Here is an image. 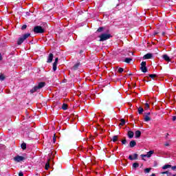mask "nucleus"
<instances>
[{
  "instance_id": "f257e3e1",
  "label": "nucleus",
  "mask_w": 176,
  "mask_h": 176,
  "mask_svg": "<svg viewBox=\"0 0 176 176\" xmlns=\"http://www.w3.org/2000/svg\"><path fill=\"white\" fill-rule=\"evenodd\" d=\"M29 36H31L30 33L23 34V36L22 37H20L18 38V40L16 41V44L21 45L24 42V41H25V39H27V38H28Z\"/></svg>"
},
{
  "instance_id": "f03ea898",
  "label": "nucleus",
  "mask_w": 176,
  "mask_h": 176,
  "mask_svg": "<svg viewBox=\"0 0 176 176\" xmlns=\"http://www.w3.org/2000/svg\"><path fill=\"white\" fill-rule=\"evenodd\" d=\"M33 32H34V34H43L45 32V29L41 25H36L34 26Z\"/></svg>"
},
{
  "instance_id": "7ed1b4c3",
  "label": "nucleus",
  "mask_w": 176,
  "mask_h": 176,
  "mask_svg": "<svg viewBox=\"0 0 176 176\" xmlns=\"http://www.w3.org/2000/svg\"><path fill=\"white\" fill-rule=\"evenodd\" d=\"M100 41L104 42V41H107L111 38H112V36L111 34H102L100 36Z\"/></svg>"
},
{
  "instance_id": "20e7f679",
  "label": "nucleus",
  "mask_w": 176,
  "mask_h": 176,
  "mask_svg": "<svg viewBox=\"0 0 176 176\" xmlns=\"http://www.w3.org/2000/svg\"><path fill=\"white\" fill-rule=\"evenodd\" d=\"M140 69L143 74H146L148 72V68H146V62L142 61L140 64Z\"/></svg>"
},
{
  "instance_id": "39448f33",
  "label": "nucleus",
  "mask_w": 176,
  "mask_h": 176,
  "mask_svg": "<svg viewBox=\"0 0 176 176\" xmlns=\"http://www.w3.org/2000/svg\"><path fill=\"white\" fill-rule=\"evenodd\" d=\"M14 162H16V163H20V162H23V160H25V157L20 155H16L14 157Z\"/></svg>"
},
{
  "instance_id": "423d86ee",
  "label": "nucleus",
  "mask_w": 176,
  "mask_h": 176,
  "mask_svg": "<svg viewBox=\"0 0 176 176\" xmlns=\"http://www.w3.org/2000/svg\"><path fill=\"white\" fill-rule=\"evenodd\" d=\"M129 160H138V154L134 153L133 157L132 155H130L129 156Z\"/></svg>"
},
{
  "instance_id": "0eeeda50",
  "label": "nucleus",
  "mask_w": 176,
  "mask_h": 176,
  "mask_svg": "<svg viewBox=\"0 0 176 176\" xmlns=\"http://www.w3.org/2000/svg\"><path fill=\"white\" fill-rule=\"evenodd\" d=\"M152 57H153V54H152L151 53H148L143 56V59L144 60H150V58H152Z\"/></svg>"
},
{
  "instance_id": "6e6552de",
  "label": "nucleus",
  "mask_w": 176,
  "mask_h": 176,
  "mask_svg": "<svg viewBox=\"0 0 176 176\" xmlns=\"http://www.w3.org/2000/svg\"><path fill=\"white\" fill-rule=\"evenodd\" d=\"M53 57H54V55H53L52 53H50L48 56L47 63H50L52 61H53Z\"/></svg>"
},
{
  "instance_id": "1a4fd4ad",
  "label": "nucleus",
  "mask_w": 176,
  "mask_h": 176,
  "mask_svg": "<svg viewBox=\"0 0 176 176\" xmlns=\"http://www.w3.org/2000/svg\"><path fill=\"white\" fill-rule=\"evenodd\" d=\"M162 58H164V60H165V61H168V63L171 61V59L170 58V56L167 54H164L162 56Z\"/></svg>"
},
{
  "instance_id": "9d476101",
  "label": "nucleus",
  "mask_w": 176,
  "mask_h": 176,
  "mask_svg": "<svg viewBox=\"0 0 176 176\" xmlns=\"http://www.w3.org/2000/svg\"><path fill=\"white\" fill-rule=\"evenodd\" d=\"M45 86H46V82H41L37 85L38 89L45 87Z\"/></svg>"
},
{
  "instance_id": "9b49d317",
  "label": "nucleus",
  "mask_w": 176,
  "mask_h": 176,
  "mask_svg": "<svg viewBox=\"0 0 176 176\" xmlns=\"http://www.w3.org/2000/svg\"><path fill=\"white\" fill-rule=\"evenodd\" d=\"M136 145H137V142H135V140H131L129 142L130 148H134V146H135Z\"/></svg>"
},
{
  "instance_id": "f8f14e48",
  "label": "nucleus",
  "mask_w": 176,
  "mask_h": 176,
  "mask_svg": "<svg viewBox=\"0 0 176 176\" xmlns=\"http://www.w3.org/2000/svg\"><path fill=\"white\" fill-rule=\"evenodd\" d=\"M140 137H141V131H136L135 132V138H140Z\"/></svg>"
},
{
  "instance_id": "ddd939ff",
  "label": "nucleus",
  "mask_w": 176,
  "mask_h": 176,
  "mask_svg": "<svg viewBox=\"0 0 176 176\" xmlns=\"http://www.w3.org/2000/svg\"><path fill=\"white\" fill-rule=\"evenodd\" d=\"M50 168V159H48L46 164H45V170H49V168Z\"/></svg>"
},
{
  "instance_id": "4468645a",
  "label": "nucleus",
  "mask_w": 176,
  "mask_h": 176,
  "mask_svg": "<svg viewBox=\"0 0 176 176\" xmlns=\"http://www.w3.org/2000/svg\"><path fill=\"white\" fill-rule=\"evenodd\" d=\"M38 90H39V88L38 87V86H35L30 90V93L33 94V93H35V91H38Z\"/></svg>"
},
{
  "instance_id": "2eb2a0df",
  "label": "nucleus",
  "mask_w": 176,
  "mask_h": 176,
  "mask_svg": "<svg viewBox=\"0 0 176 176\" xmlns=\"http://www.w3.org/2000/svg\"><path fill=\"white\" fill-rule=\"evenodd\" d=\"M79 65H80V62H78L77 63H76L74 66H73V69L74 71H76L78 69V68H79Z\"/></svg>"
},
{
  "instance_id": "dca6fc26",
  "label": "nucleus",
  "mask_w": 176,
  "mask_h": 176,
  "mask_svg": "<svg viewBox=\"0 0 176 176\" xmlns=\"http://www.w3.org/2000/svg\"><path fill=\"white\" fill-rule=\"evenodd\" d=\"M127 135H128L129 138H133L134 137V132H133L131 131H129Z\"/></svg>"
},
{
  "instance_id": "f3484780",
  "label": "nucleus",
  "mask_w": 176,
  "mask_h": 176,
  "mask_svg": "<svg viewBox=\"0 0 176 176\" xmlns=\"http://www.w3.org/2000/svg\"><path fill=\"white\" fill-rule=\"evenodd\" d=\"M124 61V63H126V64H130V63H131V61H133V58H126Z\"/></svg>"
},
{
  "instance_id": "a211bd4d",
  "label": "nucleus",
  "mask_w": 176,
  "mask_h": 176,
  "mask_svg": "<svg viewBox=\"0 0 176 176\" xmlns=\"http://www.w3.org/2000/svg\"><path fill=\"white\" fill-rule=\"evenodd\" d=\"M62 109H63V111H67L68 109V104L63 103L62 105Z\"/></svg>"
},
{
  "instance_id": "6ab92c4d",
  "label": "nucleus",
  "mask_w": 176,
  "mask_h": 176,
  "mask_svg": "<svg viewBox=\"0 0 176 176\" xmlns=\"http://www.w3.org/2000/svg\"><path fill=\"white\" fill-rule=\"evenodd\" d=\"M138 112L139 115H142V112H144V108H142V107H140L138 109Z\"/></svg>"
},
{
  "instance_id": "aec40b11",
  "label": "nucleus",
  "mask_w": 176,
  "mask_h": 176,
  "mask_svg": "<svg viewBox=\"0 0 176 176\" xmlns=\"http://www.w3.org/2000/svg\"><path fill=\"white\" fill-rule=\"evenodd\" d=\"M21 148L23 149V151H25L27 149V144L25 142L22 143L21 145Z\"/></svg>"
},
{
  "instance_id": "412c9836",
  "label": "nucleus",
  "mask_w": 176,
  "mask_h": 176,
  "mask_svg": "<svg viewBox=\"0 0 176 176\" xmlns=\"http://www.w3.org/2000/svg\"><path fill=\"white\" fill-rule=\"evenodd\" d=\"M126 124V120L123 118L120 119V123L119 126H124Z\"/></svg>"
},
{
  "instance_id": "4be33fe9",
  "label": "nucleus",
  "mask_w": 176,
  "mask_h": 176,
  "mask_svg": "<svg viewBox=\"0 0 176 176\" xmlns=\"http://www.w3.org/2000/svg\"><path fill=\"white\" fill-rule=\"evenodd\" d=\"M118 138H119L118 135H114V136H113L111 141H113V142H116V141H118Z\"/></svg>"
},
{
  "instance_id": "5701e85b",
  "label": "nucleus",
  "mask_w": 176,
  "mask_h": 176,
  "mask_svg": "<svg viewBox=\"0 0 176 176\" xmlns=\"http://www.w3.org/2000/svg\"><path fill=\"white\" fill-rule=\"evenodd\" d=\"M6 79V77L5 76V74H0V80L1 82H3V80H5Z\"/></svg>"
},
{
  "instance_id": "b1692460",
  "label": "nucleus",
  "mask_w": 176,
  "mask_h": 176,
  "mask_svg": "<svg viewBox=\"0 0 176 176\" xmlns=\"http://www.w3.org/2000/svg\"><path fill=\"white\" fill-rule=\"evenodd\" d=\"M133 168H138V167H140V164H138V162H135L132 165Z\"/></svg>"
},
{
  "instance_id": "393cba45",
  "label": "nucleus",
  "mask_w": 176,
  "mask_h": 176,
  "mask_svg": "<svg viewBox=\"0 0 176 176\" xmlns=\"http://www.w3.org/2000/svg\"><path fill=\"white\" fill-rule=\"evenodd\" d=\"M148 76L155 80V78H157V74H149Z\"/></svg>"
},
{
  "instance_id": "a878e982",
  "label": "nucleus",
  "mask_w": 176,
  "mask_h": 176,
  "mask_svg": "<svg viewBox=\"0 0 176 176\" xmlns=\"http://www.w3.org/2000/svg\"><path fill=\"white\" fill-rule=\"evenodd\" d=\"M155 152L153 151H150L148 152H147V157H151L153 155V153H154Z\"/></svg>"
},
{
  "instance_id": "bb28decb",
  "label": "nucleus",
  "mask_w": 176,
  "mask_h": 176,
  "mask_svg": "<svg viewBox=\"0 0 176 176\" xmlns=\"http://www.w3.org/2000/svg\"><path fill=\"white\" fill-rule=\"evenodd\" d=\"M151 120V117L148 116H144V122H150Z\"/></svg>"
},
{
  "instance_id": "cd10ccee",
  "label": "nucleus",
  "mask_w": 176,
  "mask_h": 176,
  "mask_svg": "<svg viewBox=\"0 0 176 176\" xmlns=\"http://www.w3.org/2000/svg\"><path fill=\"white\" fill-rule=\"evenodd\" d=\"M171 167V165H170V164H165L163 167H162V168H163V170H166V168H170Z\"/></svg>"
},
{
  "instance_id": "c85d7f7f",
  "label": "nucleus",
  "mask_w": 176,
  "mask_h": 176,
  "mask_svg": "<svg viewBox=\"0 0 176 176\" xmlns=\"http://www.w3.org/2000/svg\"><path fill=\"white\" fill-rule=\"evenodd\" d=\"M162 174H163V175L166 174L167 176L173 175V174L171 173H170L169 171L162 172Z\"/></svg>"
},
{
  "instance_id": "c756f323",
  "label": "nucleus",
  "mask_w": 176,
  "mask_h": 176,
  "mask_svg": "<svg viewBox=\"0 0 176 176\" xmlns=\"http://www.w3.org/2000/svg\"><path fill=\"white\" fill-rule=\"evenodd\" d=\"M53 71H57V63H53Z\"/></svg>"
},
{
  "instance_id": "7c9ffc66",
  "label": "nucleus",
  "mask_w": 176,
  "mask_h": 176,
  "mask_svg": "<svg viewBox=\"0 0 176 176\" xmlns=\"http://www.w3.org/2000/svg\"><path fill=\"white\" fill-rule=\"evenodd\" d=\"M102 31H104V27H100V28L97 30V32H102Z\"/></svg>"
},
{
  "instance_id": "2f4dec72",
  "label": "nucleus",
  "mask_w": 176,
  "mask_h": 176,
  "mask_svg": "<svg viewBox=\"0 0 176 176\" xmlns=\"http://www.w3.org/2000/svg\"><path fill=\"white\" fill-rule=\"evenodd\" d=\"M151 170H152V168H146L144 169V173H148Z\"/></svg>"
},
{
  "instance_id": "473e14b6",
  "label": "nucleus",
  "mask_w": 176,
  "mask_h": 176,
  "mask_svg": "<svg viewBox=\"0 0 176 176\" xmlns=\"http://www.w3.org/2000/svg\"><path fill=\"white\" fill-rule=\"evenodd\" d=\"M123 71H124V69L122 68V67H119L118 68V72L119 74H122V72H123Z\"/></svg>"
},
{
  "instance_id": "72a5a7b5",
  "label": "nucleus",
  "mask_w": 176,
  "mask_h": 176,
  "mask_svg": "<svg viewBox=\"0 0 176 176\" xmlns=\"http://www.w3.org/2000/svg\"><path fill=\"white\" fill-rule=\"evenodd\" d=\"M122 145H126L127 144V140H126V138L122 140Z\"/></svg>"
},
{
  "instance_id": "f704fd0d",
  "label": "nucleus",
  "mask_w": 176,
  "mask_h": 176,
  "mask_svg": "<svg viewBox=\"0 0 176 176\" xmlns=\"http://www.w3.org/2000/svg\"><path fill=\"white\" fill-rule=\"evenodd\" d=\"M144 109H146V110L149 109V104L145 103Z\"/></svg>"
},
{
  "instance_id": "c9c22d12",
  "label": "nucleus",
  "mask_w": 176,
  "mask_h": 176,
  "mask_svg": "<svg viewBox=\"0 0 176 176\" xmlns=\"http://www.w3.org/2000/svg\"><path fill=\"white\" fill-rule=\"evenodd\" d=\"M140 156H141V157L142 158L143 160H144V157H148L147 154H146V155L142 154Z\"/></svg>"
},
{
  "instance_id": "e433bc0d",
  "label": "nucleus",
  "mask_w": 176,
  "mask_h": 176,
  "mask_svg": "<svg viewBox=\"0 0 176 176\" xmlns=\"http://www.w3.org/2000/svg\"><path fill=\"white\" fill-rule=\"evenodd\" d=\"M27 28V25H23L22 27H21V30H25Z\"/></svg>"
},
{
  "instance_id": "4c0bfd02",
  "label": "nucleus",
  "mask_w": 176,
  "mask_h": 176,
  "mask_svg": "<svg viewBox=\"0 0 176 176\" xmlns=\"http://www.w3.org/2000/svg\"><path fill=\"white\" fill-rule=\"evenodd\" d=\"M53 142H54V144L56 143V134L54 135Z\"/></svg>"
},
{
  "instance_id": "58836bf2",
  "label": "nucleus",
  "mask_w": 176,
  "mask_h": 176,
  "mask_svg": "<svg viewBox=\"0 0 176 176\" xmlns=\"http://www.w3.org/2000/svg\"><path fill=\"white\" fill-rule=\"evenodd\" d=\"M19 176H24V173L21 171L19 173Z\"/></svg>"
},
{
  "instance_id": "ea45409f",
  "label": "nucleus",
  "mask_w": 176,
  "mask_h": 176,
  "mask_svg": "<svg viewBox=\"0 0 176 176\" xmlns=\"http://www.w3.org/2000/svg\"><path fill=\"white\" fill-rule=\"evenodd\" d=\"M54 63H56V64H57L58 63V58H56Z\"/></svg>"
},
{
  "instance_id": "a19ab883",
  "label": "nucleus",
  "mask_w": 176,
  "mask_h": 176,
  "mask_svg": "<svg viewBox=\"0 0 176 176\" xmlns=\"http://www.w3.org/2000/svg\"><path fill=\"white\" fill-rule=\"evenodd\" d=\"M171 168L173 171H175V169H176V166H171Z\"/></svg>"
},
{
  "instance_id": "79ce46f5",
  "label": "nucleus",
  "mask_w": 176,
  "mask_h": 176,
  "mask_svg": "<svg viewBox=\"0 0 176 176\" xmlns=\"http://www.w3.org/2000/svg\"><path fill=\"white\" fill-rule=\"evenodd\" d=\"M172 120L173 122H175V120H176V116H175L173 117Z\"/></svg>"
},
{
  "instance_id": "37998d69",
  "label": "nucleus",
  "mask_w": 176,
  "mask_h": 176,
  "mask_svg": "<svg viewBox=\"0 0 176 176\" xmlns=\"http://www.w3.org/2000/svg\"><path fill=\"white\" fill-rule=\"evenodd\" d=\"M165 146H170V144L168 142H166L164 144Z\"/></svg>"
},
{
  "instance_id": "c03bdc74",
  "label": "nucleus",
  "mask_w": 176,
  "mask_h": 176,
  "mask_svg": "<svg viewBox=\"0 0 176 176\" xmlns=\"http://www.w3.org/2000/svg\"><path fill=\"white\" fill-rule=\"evenodd\" d=\"M151 115V112H148L145 113V116H149Z\"/></svg>"
},
{
  "instance_id": "a18cd8bd",
  "label": "nucleus",
  "mask_w": 176,
  "mask_h": 176,
  "mask_svg": "<svg viewBox=\"0 0 176 176\" xmlns=\"http://www.w3.org/2000/svg\"><path fill=\"white\" fill-rule=\"evenodd\" d=\"M159 34V32H154V35H157Z\"/></svg>"
},
{
  "instance_id": "49530a36",
  "label": "nucleus",
  "mask_w": 176,
  "mask_h": 176,
  "mask_svg": "<svg viewBox=\"0 0 176 176\" xmlns=\"http://www.w3.org/2000/svg\"><path fill=\"white\" fill-rule=\"evenodd\" d=\"M2 60V54L0 53V61Z\"/></svg>"
},
{
  "instance_id": "de8ad7c7",
  "label": "nucleus",
  "mask_w": 176,
  "mask_h": 176,
  "mask_svg": "<svg viewBox=\"0 0 176 176\" xmlns=\"http://www.w3.org/2000/svg\"><path fill=\"white\" fill-rule=\"evenodd\" d=\"M162 35V36H164V35H166V32H163Z\"/></svg>"
},
{
  "instance_id": "09e8293b",
  "label": "nucleus",
  "mask_w": 176,
  "mask_h": 176,
  "mask_svg": "<svg viewBox=\"0 0 176 176\" xmlns=\"http://www.w3.org/2000/svg\"><path fill=\"white\" fill-rule=\"evenodd\" d=\"M82 53H83V50H81L80 51V54H82Z\"/></svg>"
},
{
  "instance_id": "8fccbe9b",
  "label": "nucleus",
  "mask_w": 176,
  "mask_h": 176,
  "mask_svg": "<svg viewBox=\"0 0 176 176\" xmlns=\"http://www.w3.org/2000/svg\"><path fill=\"white\" fill-rule=\"evenodd\" d=\"M168 135H170V134H168V133H166V138H168Z\"/></svg>"
},
{
  "instance_id": "3c124183",
  "label": "nucleus",
  "mask_w": 176,
  "mask_h": 176,
  "mask_svg": "<svg viewBox=\"0 0 176 176\" xmlns=\"http://www.w3.org/2000/svg\"><path fill=\"white\" fill-rule=\"evenodd\" d=\"M151 176H156V174L153 173V174L151 175Z\"/></svg>"
},
{
  "instance_id": "603ef678",
  "label": "nucleus",
  "mask_w": 176,
  "mask_h": 176,
  "mask_svg": "<svg viewBox=\"0 0 176 176\" xmlns=\"http://www.w3.org/2000/svg\"><path fill=\"white\" fill-rule=\"evenodd\" d=\"M128 75H129V76H131L133 75V74L130 73Z\"/></svg>"
},
{
  "instance_id": "864d4df0",
  "label": "nucleus",
  "mask_w": 176,
  "mask_h": 176,
  "mask_svg": "<svg viewBox=\"0 0 176 176\" xmlns=\"http://www.w3.org/2000/svg\"><path fill=\"white\" fill-rule=\"evenodd\" d=\"M137 86V84L134 83L133 84V87H135Z\"/></svg>"
},
{
  "instance_id": "5fc2aeb1",
  "label": "nucleus",
  "mask_w": 176,
  "mask_h": 176,
  "mask_svg": "<svg viewBox=\"0 0 176 176\" xmlns=\"http://www.w3.org/2000/svg\"><path fill=\"white\" fill-rule=\"evenodd\" d=\"M26 14H27L28 16H30V12H26Z\"/></svg>"
},
{
  "instance_id": "6e6d98bb",
  "label": "nucleus",
  "mask_w": 176,
  "mask_h": 176,
  "mask_svg": "<svg viewBox=\"0 0 176 176\" xmlns=\"http://www.w3.org/2000/svg\"><path fill=\"white\" fill-rule=\"evenodd\" d=\"M172 176H176V174L173 175Z\"/></svg>"
},
{
  "instance_id": "4d7b16f0",
  "label": "nucleus",
  "mask_w": 176,
  "mask_h": 176,
  "mask_svg": "<svg viewBox=\"0 0 176 176\" xmlns=\"http://www.w3.org/2000/svg\"><path fill=\"white\" fill-rule=\"evenodd\" d=\"M102 122H104V120H102Z\"/></svg>"
}]
</instances>
